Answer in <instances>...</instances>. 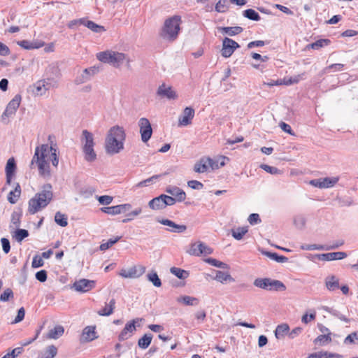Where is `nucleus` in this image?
<instances>
[{
  "mask_svg": "<svg viewBox=\"0 0 358 358\" xmlns=\"http://www.w3.org/2000/svg\"><path fill=\"white\" fill-rule=\"evenodd\" d=\"M57 354V348L53 345H49L45 349L42 358H54Z\"/></svg>",
  "mask_w": 358,
  "mask_h": 358,
  "instance_id": "47",
  "label": "nucleus"
},
{
  "mask_svg": "<svg viewBox=\"0 0 358 358\" xmlns=\"http://www.w3.org/2000/svg\"><path fill=\"white\" fill-rule=\"evenodd\" d=\"M136 320H138V319L134 320L125 325L119 335L120 341L127 340L131 336V334L136 330L135 322Z\"/></svg>",
  "mask_w": 358,
  "mask_h": 358,
  "instance_id": "21",
  "label": "nucleus"
},
{
  "mask_svg": "<svg viewBox=\"0 0 358 358\" xmlns=\"http://www.w3.org/2000/svg\"><path fill=\"white\" fill-rule=\"evenodd\" d=\"M286 289V286L285 284L278 280L269 278V282L268 284V291H276V292H282Z\"/></svg>",
  "mask_w": 358,
  "mask_h": 358,
  "instance_id": "26",
  "label": "nucleus"
},
{
  "mask_svg": "<svg viewBox=\"0 0 358 358\" xmlns=\"http://www.w3.org/2000/svg\"><path fill=\"white\" fill-rule=\"evenodd\" d=\"M21 214L17 212H13L11 215V224L13 227L18 228L20 225Z\"/></svg>",
  "mask_w": 358,
  "mask_h": 358,
  "instance_id": "57",
  "label": "nucleus"
},
{
  "mask_svg": "<svg viewBox=\"0 0 358 358\" xmlns=\"http://www.w3.org/2000/svg\"><path fill=\"white\" fill-rule=\"evenodd\" d=\"M269 282L268 278H257L254 280L253 285L259 288L266 289H268V284Z\"/></svg>",
  "mask_w": 358,
  "mask_h": 358,
  "instance_id": "49",
  "label": "nucleus"
},
{
  "mask_svg": "<svg viewBox=\"0 0 358 358\" xmlns=\"http://www.w3.org/2000/svg\"><path fill=\"white\" fill-rule=\"evenodd\" d=\"M317 257L322 261L340 260L345 258L347 254L344 252H334L317 255Z\"/></svg>",
  "mask_w": 358,
  "mask_h": 358,
  "instance_id": "19",
  "label": "nucleus"
},
{
  "mask_svg": "<svg viewBox=\"0 0 358 358\" xmlns=\"http://www.w3.org/2000/svg\"><path fill=\"white\" fill-rule=\"evenodd\" d=\"M205 262L208 263V264L217 267L221 268H228L229 266L227 264L220 262L219 260H217L216 259L213 258H207L205 260Z\"/></svg>",
  "mask_w": 358,
  "mask_h": 358,
  "instance_id": "50",
  "label": "nucleus"
},
{
  "mask_svg": "<svg viewBox=\"0 0 358 358\" xmlns=\"http://www.w3.org/2000/svg\"><path fill=\"white\" fill-rule=\"evenodd\" d=\"M325 285L328 290L334 291L339 288V280L334 275L328 276L325 279Z\"/></svg>",
  "mask_w": 358,
  "mask_h": 358,
  "instance_id": "32",
  "label": "nucleus"
},
{
  "mask_svg": "<svg viewBox=\"0 0 358 358\" xmlns=\"http://www.w3.org/2000/svg\"><path fill=\"white\" fill-rule=\"evenodd\" d=\"M306 218L302 215L296 216L294 219V224L298 229H303L306 225Z\"/></svg>",
  "mask_w": 358,
  "mask_h": 358,
  "instance_id": "56",
  "label": "nucleus"
},
{
  "mask_svg": "<svg viewBox=\"0 0 358 358\" xmlns=\"http://www.w3.org/2000/svg\"><path fill=\"white\" fill-rule=\"evenodd\" d=\"M357 341L358 342V331L352 332L349 334L344 340V343L345 344H352L354 343L355 341Z\"/></svg>",
  "mask_w": 358,
  "mask_h": 358,
  "instance_id": "60",
  "label": "nucleus"
},
{
  "mask_svg": "<svg viewBox=\"0 0 358 358\" xmlns=\"http://www.w3.org/2000/svg\"><path fill=\"white\" fill-rule=\"evenodd\" d=\"M115 308V300L112 299L108 303H106L105 306L100 309L97 313L101 316H109L113 313Z\"/></svg>",
  "mask_w": 358,
  "mask_h": 358,
  "instance_id": "27",
  "label": "nucleus"
},
{
  "mask_svg": "<svg viewBox=\"0 0 358 358\" xmlns=\"http://www.w3.org/2000/svg\"><path fill=\"white\" fill-rule=\"evenodd\" d=\"M214 279L221 283L225 282H234V278L229 273H225L222 271H216Z\"/></svg>",
  "mask_w": 358,
  "mask_h": 358,
  "instance_id": "34",
  "label": "nucleus"
},
{
  "mask_svg": "<svg viewBox=\"0 0 358 358\" xmlns=\"http://www.w3.org/2000/svg\"><path fill=\"white\" fill-rule=\"evenodd\" d=\"M148 280L151 282L154 286L159 287L162 285L161 280L155 271H152L147 275Z\"/></svg>",
  "mask_w": 358,
  "mask_h": 358,
  "instance_id": "43",
  "label": "nucleus"
},
{
  "mask_svg": "<svg viewBox=\"0 0 358 358\" xmlns=\"http://www.w3.org/2000/svg\"><path fill=\"white\" fill-rule=\"evenodd\" d=\"M170 271L179 279L184 280L189 276V272L180 268L172 267L171 268Z\"/></svg>",
  "mask_w": 358,
  "mask_h": 358,
  "instance_id": "39",
  "label": "nucleus"
},
{
  "mask_svg": "<svg viewBox=\"0 0 358 358\" xmlns=\"http://www.w3.org/2000/svg\"><path fill=\"white\" fill-rule=\"evenodd\" d=\"M248 227H238L232 229L231 235L236 240H241L243 236L248 232Z\"/></svg>",
  "mask_w": 358,
  "mask_h": 358,
  "instance_id": "40",
  "label": "nucleus"
},
{
  "mask_svg": "<svg viewBox=\"0 0 358 358\" xmlns=\"http://www.w3.org/2000/svg\"><path fill=\"white\" fill-rule=\"evenodd\" d=\"M166 192L172 195L177 199L178 202H182L186 199L185 192L180 188L176 186L169 185L166 188Z\"/></svg>",
  "mask_w": 358,
  "mask_h": 358,
  "instance_id": "20",
  "label": "nucleus"
},
{
  "mask_svg": "<svg viewBox=\"0 0 358 358\" xmlns=\"http://www.w3.org/2000/svg\"><path fill=\"white\" fill-rule=\"evenodd\" d=\"M131 209V205L130 203H124L110 207H103L101 210L111 215H116L123 213H126Z\"/></svg>",
  "mask_w": 358,
  "mask_h": 358,
  "instance_id": "14",
  "label": "nucleus"
},
{
  "mask_svg": "<svg viewBox=\"0 0 358 358\" xmlns=\"http://www.w3.org/2000/svg\"><path fill=\"white\" fill-rule=\"evenodd\" d=\"M14 297L13 292L10 288H7L0 295V300L6 302Z\"/></svg>",
  "mask_w": 358,
  "mask_h": 358,
  "instance_id": "52",
  "label": "nucleus"
},
{
  "mask_svg": "<svg viewBox=\"0 0 358 358\" xmlns=\"http://www.w3.org/2000/svg\"><path fill=\"white\" fill-rule=\"evenodd\" d=\"M95 287V281L87 279H80L73 284V288L77 292H87Z\"/></svg>",
  "mask_w": 358,
  "mask_h": 358,
  "instance_id": "15",
  "label": "nucleus"
},
{
  "mask_svg": "<svg viewBox=\"0 0 358 358\" xmlns=\"http://www.w3.org/2000/svg\"><path fill=\"white\" fill-rule=\"evenodd\" d=\"M98 72L95 66L84 69L80 75L75 78L74 83L78 85L85 83L91 80V78Z\"/></svg>",
  "mask_w": 358,
  "mask_h": 358,
  "instance_id": "13",
  "label": "nucleus"
},
{
  "mask_svg": "<svg viewBox=\"0 0 358 358\" xmlns=\"http://www.w3.org/2000/svg\"><path fill=\"white\" fill-rule=\"evenodd\" d=\"M81 143L83 148L94 147V141L93 134L87 130H83L81 137Z\"/></svg>",
  "mask_w": 358,
  "mask_h": 358,
  "instance_id": "23",
  "label": "nucleus"
},
{
  "mask_svg": "<svg viewBox=\"0 0 358 358\" xmlns=\"http://www.w3.org/2000/svg\"><path fill=\"white\" fill-rule=\"evenodd\" d=\"M97 199L100 204L101 205H109L112 203L113 198L111 196L103 195L97 196Z\"/></svg>",
  "mask_w": 358,
  "mask_h": 358,
  "instance_id": "58",
  "label": "nucleus"
},
{
  "mask_svg": "<svg viewBox=\"0 0 358 358\" xmlns=\"http://www.w3.org/2000/svg\"><path fill=\"white\" fill-rule=\"evenodd\" d=\"M138 125L139 127L141 141L143 143L148 142L152 134V129L149 120L145 117H141L138 120Z\"/></svg>",
  "mask_w": 358,
  "mask_h": 358,
  "instance_id": "7",
  "label": "nucleus"
},
{
  "mask_svg": "<svg viewBox=\"0 0 358 358\" xmlns=\"http://www.w3.org/2000/svg\"><path fill=\"white\" fill-rule=\"evenodd\" d=\"M96 334L95 327H86L83 331L81 342H90L94 340L96 338Z\"/></svg>",
  "mask_w": 358,
  "mask_h": 358,
  "instance_id": "22",
  "label": "nucleus"
},
{
  "mask_svg": "<svg viewBox=\"0 0 358 358\" xmlns=\"http://www.w3.org/2000/svg\"><path fill=\"white\" fill-rule=\"evenodd\" d=\"M332 341L331 337V333L327 334H323L318 336L315 340L314 343L315 345H324L327 343H331Z\"/></svg>",
  "mask_w": 358,
  "mask_h": 358,
  "instance_id": "38",
  "label": "nucleus"
},
{
  "mask_svg": "<svg viewBox=\"0 0 358 358\" xmlns=\"http://www.w3.org/2000/svg\"><path fill=\"white\" fill-rule=\"evenodd\" d=\"M21 100V96L16 94L13 99L10 101L1 117V120L3 123L8 124L9 122V118L15 114L20 105Z\"/></svg>",
  "mask_w": 358,
  "mask_h": 358,
  "instance_id": "6",
  "label": "nucleus"
},
{
  "mask_svg": "<svg viewBox=\"0 0 358 358\" xmlns=\"http://www.w3.org/2000/svg\"><path fill=\"white\" fill-rule=\"evenodd\" d=\"M120 239V236H117L114 239H109L106 243H103L100 245V250L101 251H104L112 247L115 243H116Z\"/></svg>",
  "mask_w": 358,
  "mask_h": 358,
  "instance_id": "53",
  "label": "nucleus"
},
{
  "mask_svg": "<svg viewBox=\"0 0 358 358\" xmlns=\"http://www.w3.org/2000/svg\"><path fill=\"white\" fill-rule=\"evenodd\" d=\"M240 47L239 44L235 41L229 38H224L222 41V48L221 50V55L225 58L229 57L234 52Z\"/></svg>",
  "mask_w": 358,
  "mask_h": 358,
  "instance_id": "9",
  "label": "nucleus"
},
{
  "mask_svg": "<svg viewBox=\"0 0 358 358\" xmlns=\"http://www.w3.org/2000/svg\"><path fill=\"white\" fill-rule=\"evenodd\" d=\"M96 58L103 63L109 64L115 68L120 67L124 63L129 67L131 59L129 57L123 53L112 50H106L97 53Z\"/></svg>",
  "mask_w": 358,
  "mask_h": 358,
  "instance_id": "4",
  "label": "nucleus"
},
{
  "mask_svg": "<svg viewBox=\"0 0 358 358\" xmlns=\"http://www.w3.org/2000/svg\"><path fill=\"white\" fill-rule=\"evenodd\" d=\"M52 87L50 79H43L36 81L30 86L31 92L36 96L44 95Z\"/></svg>",
  "mask_w": 358,
  "mask_h": 358,
  "instance_id": "8",
  "label": "nucleus"
},
{
  "mask_svg": "<svg viewBox=\"0 0 358 358\" xmlns=\"http://www.w3.org/2000/svg\"><path fill=\"white\" fill-rule=\"evenodd\" d=\"M212 252L213 250L202 242L192 243L189 250V254L194 256L207 255Z\"/></svg>",
  "mask_w": 358,
  "mask_h": 358,
  "instance_id": "11",
  "label": "nucleus"
},
{
  "mask_svg": "<svg viewBox=\"0 0 358 358\" xmlns=\"http://www.w3.org/2000/svg\"><path fill=\"white\" fill-rule=\"evenodd\" d=\"M145 271L143 266H132L128 269H122L120 275L125 278H136L141 276Z\"/></svg>",
  "mask_w": 358,
  "mask_h": 358,
  "instance_id": "12",
  "label": "nucleus"
},
{
  "mask_svg": "<svg viewBox=\"0 0 358 358\" xmlns=\"http://www.w3.org/2000/svg\"><path fill=\"white\" fill-rule=\"evenodd\" d=\"M219 31L223 34L230 36H233L241 33L243 29L241 27L236 26V27H219Z\"/></svg>",
  "mask_w": 358,
  "mask_h": 358,
  "instance_id": "30",
  "label": "nucleus"
},
{
  "mask_svg": "<svg viewBox=\"0 0 358 358\" xmlns=\"http://www.w3.org/2000/svg\"><path fill=\"white\" fill-rule=\"evenodd\" d=\"M50 162L55 167L59 164L57 148L52 145L42 144L35 148L34 155L30 163V168H38L39 175L44 178H50L51 171Z\"/></svg>",
  "mask_w": 358,
  "mask_h": 358,
  "instance_id": "1",
  "label": "nucleus"
},
{
  "mask_svg": "<svg viewBox=\"0 0 358 358\" xmlns=\"http://www.w3.org/2000/svg\"><path fill=\"white\" fill-rule=\"evenodd\" d=\"M44 264V262L42 257L39 255H35L33 258L31 266L33 268H39L43 266Z\"/></svg>",
  "mask_w": 358,
  "mask_h": 358,
  "instance_id": "59",
  "label": "nucleus"
},
{
  "mask_svg": "<svg viewBox=\"0 0 358 358\" xmlns=\"http://www.w3.org/2000/svg\"><path fill=\"white\" fill-rule=\"evenodd\" d=\"M262 253L264 255L269 257L270 259H271L277 262L284 263V262H287L288 261L287 257H286L285 256L278 255L277 253H275V252H271L262 250Z\"/></svg>",
  "mask_w": 358,
  "mask_h": 358,
  "instance_id": "36",
  "label": "nucleus"
},
{
  "mask_svg": "<svg viewBox=\"0 0 358 358\" xmlns=\"http://www.w3.org/2000/svg\"><path fill=\"white\" fill-rule=\"evenodd\" d=\"M342 356L339 354L332 353L329 352L320 351L315 353L310 354L307 358H341Z\"/></svg>",
  "mask_w": 358,
  "mask_h": 358,
  "instance_id": "33",
  "label": "nucleus"
},
{
  "mask_svg": "<svg viewBox=\"0 0 358 358\" xmlns=\"http://www.w3.org/2000/svg\"><path fill=\"white\" fill-rule=\"evenodd\" d=\"M208 161L209 160L206 157L201 158L200 160L194 164V171L199 173L208 171L209 166Z\"/></svg>",
  "mask_w": 358,
  "mask_h": 358,
  "instance_id": "29",
  "label": "nucleus"
},
{
  "mask_svg": "<svg viewBox=\"0 0 358 358\" xmlns=\"http://www.w3.org/2000/svg\"><path fill=\"white\" fill-rule=\"evenodd\" d=\"M194 113V110L192 107H186L178 118V124L180 126H187L191 124Z\"/></svg>",
  "mask_w": 358,
  "mask_h": 358,
  "instance_id": "18",
  "label": "nucleus"
},
{
  "mask_svg": "<svg viewBox=\"0 0 358 358\" xmlns=\"http://www.w3.org/2000/svg\"><path fill=\"white\" fill-rule=\"evenodd\" d=\"M243 16L254 21H259L260 20V16L258 13L251 8L244 10Z\"/></svg>",
  "mask_w": 358,
  "mask_h": 358,
  "instance_id": "48",
  "label": "nucleus"
},
{
  "mask_svg": "<svg viewBox=\"0 0 358 358\" xmlns=\"http://www.w3.org/2000/svg\"><path fill=\"white\" fill-rule=\"evenodd\" d=\"M180 23L181 18L178 15L167 19L164 22V27L162 29L160 34L161 37L170 42L175 41L178 38L180 30Z\"/></svg>",
  "mask_w": 358,
  "mask_h": 358,
  "instance_id": "5",
  "label": "nucleus"
},
{
  "mask_svg": "<svg viewBox=\"0 0 358 358\" xmlns=\"http://www.w3.org/2000/svg\"><path fill=\"white\" fill-rule=\"evenodd\" d=\"M338 180V177H327L312 180L310 184L315 187L324 189L334 187Z\"/></svg>",
  "mask_w": 358,
  "mask_h": 358,
  "instance_id": "10",
  "label": "nucleus"
},
{
  "mask_svg": "<svg viewBox=\"0 0 358 358\" xmlns=\"http://www.w3.org/2000/svg\"><path fill=\"white\" fill-rule=\"evenodd\" d=\"M17 44L26 50H31L35 48H38L43 45V44L36 45V43L30 42L27 40H23L17 42Z\"/></svg>",
  "mask_w": 358,
  "mask_h": 358,
  "instance_id": "45",
  "label": "nucleus"
},
{
  "mask_svg": "<svg viewBox=\"0 0 358 358\" xmlns=\"http://www.w3.org/2000/svg\"><path fill=\"white\" fill-rule=\"evenodd\" d=\"M152 339L151 334H145L138 340V345L142 349H146L150 344Z\"/></svg>",
  "mask_w": 358,
  "mask_h": 358,
  "instance_id": "41",
  "label": "nucleus"
},
{
  "mask_svg": "<svg viewBox=\"0 0 358 358\" xmlns=\"http://www.w3.org/2000/svg\"><path fill=\"white\" fill-rule=\"evenodd\" d=\"M29 236V232L26 229H17L14 235V238L17 242H21L24 238Z\"/></svg>",
  "mask_w": 358,
  "mask_h": 358,
  "instance_id": "51",
  "label": "nucleus"
},
{
  "mask_svg": "<svg viewBox=\"0 0 358 358\" xmlns=\"http://www.w3.org/2000/svg\"><path fill=\"white\" fill-rule=\"evenodd\" d=\"M142 208L138 207L131 211L127 215V217L122 220L123 223H127L133 220L136 217H138L142 213Z\"/></svg>",
  "mask_w": 358,
  "mask_h": 358,
  "instance_id": "44",
  "label": "nucleus"
},
{
  "mask_svg": "<svg viewBox=\"0 0 358 358\" xmlns=\"http://www.w3.org/2000/svg\"><path fill=\"white\" fill-rule=\"evenodd\" d=\"M157 222L163 225L168 226L167 230L172 233H182L187 229L186 225L178 224L168 219H158Z\"/></svg>",
  "mask_w": 358,
  "mask_h": 358,
  "instance_id": "17",
  "label": "nucleus"
},
{
  "mask_svg": "<svg viewBox=\"0 0 358 358\" xmlns=\"http://www.w3.org/2000/svg\"><path fill=\"white\" fill-rule=\"evenodd\" d=\"M289 325L286 323H283L276 327L274 334L277 339H282L286 335L289 334Z\"/></svg>",
  "mask_w": 358,
  "mask_h": 358,
  "instance_id": "31",
  "label": "nucleus"
},
{
  "mask_svg": "<svg viewBox=\"0 0 358 358\" xmlns=\"http://www.w3.org/2000/svg\"><path fill=\"white\" fill-rule=\"evenodd\" d=\"M55 221L57 224L63 227L68 224L67 216L60 212L55 213Z\"/></svg>",
  "mask_w": 358,
  "mask_h": 358,
  "instance_id": "42",
  "label": "nucleus"
},
{
  "mask_svg": "<svg viewBox=\"0 0 358 358\" xmlns=\"http://www.w3.org/2000/svg\"><path fill=\"white\" fill-rule=\"evenodd\" d=\"M248 220L251 225L257 224L261 222L259 215L257 213H252L249 215Z\"/></svg>",
  "mask_w": 358,
  "mask_h": 358,
  "instance_id": "61",
  "label": "nucleus"
},
{
  "mask_svg": "<svg viewBox=\"0 0 358 358\" xmlns=\"http://www.w3.org/2000/svg\"><path fill=\"white\" fill-rule=\"evenodd\" d=\"M157 94L158 96L167 98L168 99L175 100L178 98L176 92L171 86L166 85L164 83L159 86Z\"/></svg>",
  "mask_w": 358,
  "mask_h": 358,
  "instance_id": "16",
  "label": "nucleus"
},
{
  "mask_svg": "<svg viewBox=\"0 0 358 358\" xmlns=\"http://www.w3.org/2000/svg\"><path fill=\"white\" fill-rule=\"evenodd\" d=\"M343 66H344V65L342 64H331V65L329 66L328 67H327L326 69H325V71L326 72L340 71L343 70Z\"/></svg>",
  "mask_w": 358,
  "mask_h": 358,
  "instance_id": "62",
  "label": "nucleus"
},
{
  "mask_svg": "<svg viewBox=\"0 0 358 358\" xmlns=\"http://www.w3.org/2000/svg\"><path fill=\"white\" fill-rule=\"evenodd\" d=\"M330 43V41L329 39H320L310 44V47L313 49L318 50L320 48L324 46H327Z\"/></svg>",
  "mask_w": 358,
  "mask_h": 358,
  "instance_id": "54",
  "label": "nucleus"
},
{
  "mask_svg": "<svg viewBox=\"0 0 358 358\" xmlns=\"http://www.w3.org/2000/svg\"><path fill=\"white\" fill-rule=\"evenodd\" d=\"M148 206L155 210H162L165 208V204L162 197V194L150 200Z\"/></svg>",
  "mask_w": 358,
  "mask_h": 358,
  "instance_id": "28",
  "label": "nucleus"
},
{
  "mask_svg": "<svg viewBox=\"0 0 358 358\" xmlns=\"http://www.w3.org/2000/svg\"><path fill=\"white\" fill-rule=\"evenodd\" d=\"M162 197H163L164 202L165 204V208L167 206L174 205L176 203V202L177 201V199L176 198L166 195V194H162Z\"/></svg>",
  "mask_w": 358,
  "mask_h": 358,
  "instance_id": "63",
  "label": "nucleus"
},
{
  "mask_svg": "<svg viewBox=\"0 0 358 358\" xmlns=\"http://www.w3.org/2000/svg\"><path fill=\"white\" fill-rule=\"evenodd\" d=\"M79 22L80 24H83L95 33H101L106 31L103 26L99 25L92 21L86 20L85 19H80Z\"/></svg>",
  "mask_w": 358,
  "mask_h": 358,
  "instance_id": "25",
  "label": "nucleus"
},
{
  "mask_svg": "<svg viewBox=\"0 0 358 358\" xmlns=\"http://www.w3.org/2000/svg\"><path fill=\"white\" fill-rule=\"evenodd\" d=\"M20 196L17 195L13 190L10 191L8 194L7 199L11 204H15L18 201Z\"/></svg>",
  "mask_w": 358,
  "mask_h": 358,
  "instance_id": "64",
  "label": "nucleus"
},
{
  "mask_svg": "<svg viewBox=\"0 0 358 358\" xmlns=\"http://www.w3.org/2000/svg\"><path fill=\"white\" fill-rule=\"evenodd\" d=\"M53 197L52 187L48 183L42 187L40 192L36 193L28 202V211L34 215L45 208Z\"/></svg>",
  "mask_w": 358,
  "mask_h": 358,
  "instance_id": "3",
  "label": "nucleus"
},
{
  "mask_svg": "<svg viewBox=\"0 0 358 358\" xmlns=\"http://www.w3.org/2000/svg\"><path fill=\"white\" fill-rule=\"evenodd\" d=\"M126 134L123 127L113 126L108 131L105 140L106 152L109 155L120 153L124 150Z\"/></svg>",
  "mask_w": 358,
  "mask_h": 358,
  "instance_id": "2",
  "label": "nucleus"
},
{
  "mask_svg": "<svg viewBox=\"0 0 358 358\" xmlns=\"http://www.w3.org/2000/svg\"><path fill=\"white\" fill-rule=\"evenodd\" d=\"M82 150L84 154V158L87 162H92L96 160V154L94 147L83 148Z\"/></svg>",
  "mask_w": 358,
  "mask_h": 358,
  "instance_id": "35",
  "label": "nucleus"
},
{
  "mask_svg": "<svg viewBox=\"0 0 358 358\" xmlns=\"http://www.w3.org/2000/svg\"><path fill=\"white\" fill-rule=\"evenodd\" d=\"M64 333V328L62 325H56L54 328L49 330L45 336L48 339H58Z\"/></svg>",
  "mask_w": 358,
  "mask_h": 358,
  "instance_id": "24",
  "label": "nucleus"
},
{
  "mask_svg": "<svg viewBox=\"0 0 358 358\" xmlns=\"http://www.w3.org/2000/svg\"><path fill=\"white\" fill-rule=\"evenodd\" d=\"M16 170V164L13 157L9 158L6 166V175H14Z\"/></svg>",
  "mask_w": 358,
  "mask_h": 358,
  "instance_id": "46",
  "label": "nucleus"
},
{
  "mask_svg": "<svg viewBox=\"0 0 358 358\" xmlns=\"http://www.w3.org/2000/svg\"><path fill=\"white\" fill-rule=\"evenodd\" d=\"M260 168L273 175H278L281 173V171L274 166H271L267 164H261Z\"/></svg>",
  "mask_w": 358,
  "mask_h": 358,
  "instance_id": "55",
  "label": "nucleus"
},
{
  "mask_svg": "<svg viewBox=\"0 0 358 358\" xmlns=\"http://www.w3.org/2000/svg\"><path fill=\"white\" fill-rule=\"evenodd\" d=\"M177 301L180 303H183L187 306H196L199 303L198 299L189 296H183L177 299Z\"/></svg>",
  "mask_w": 358,
  "mask_h": 358,
  "instance_id": "37",
  "label": "nucleus"
}]
</instances>
